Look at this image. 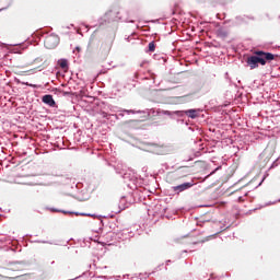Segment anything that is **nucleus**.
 Segmentation results:
<instances>
[{
	"instance_id": "nucleus-1",
	"label": "nucleus",
	"mask_w": 280,
	"mask_h": 280,
	"mask_svg": "<svg viewBox=\"0 0 280 280\" xmlns=\"http://www.w3.org/2000/svg\"><path fill=\"white\" fill-rule=\"evenodd\" d=\"M86 54L89 56H96L97 58H107L108 54H110V45L102 42L97 32H94L90 37Z\"/></svg>"
},
{
	"instance_id": "nucleus-2",
	"label": "nucleus",
	"mask_w": 280,
	"mask_h": 280,
	"mask_svg": "<svg viewBox=\"0 0 280 280\" xmlns=\"http://www.w3.org/2000/svg\"><path fill=\"white\" fill-rule=\"evenodd\" d=\"M279 58L278 55H273L271 52H266L262 50L254 51L253 56L247 57L246 63L247 67L250 69H257L259 65L266 67L267 62H272V60H277Z\"/></svg>"
},
{
	"instance_id": "nucleus-3",
	"label": "nucleus",
	"mask_w": 280,
	"mask_h": 280,
	"mask_svg": "<svg viewBox=\"0 0 280 280\" xmlns=\"http://www.w3.org/2000/svg\"><path fill=\"white\" fill-rule=\"evenodd\" d=\"M44 45L46 49H56L58 47V36L49 35L45 38Z\"/></svg>"
},
{
	"instance_id": "nucleus-4",
	"label": "nucleus",
	"mask_w": 280,
	"mask_h": 280,
	"mask_svg": "<svg viewBox=\"0 0 280 280\" xmlns=\"http://www.w3.org/2000/svg\"><path fill=\"white\" fill-rule=\"evenodd\" d=\"M190 187H194V184H192V183H184V184H182V185L172 187V190H173L175 194H180V192H183V191H187V189H190Z\"/></svg>"
},
{
	"instance_id": "nucleus-5",
	"label": "nucleus",
	"mask_w": 280,
	"mask_h": 280,
	"mask_svg": "<svg viewBox=\"0 0 280 280\" xmlns=\"http://www.w3.org/2000/svg\"><path fill=\"white\" fill-rule=\"evenodd\" d=\"M42 102L51 108H56V101H54V96L51 94L44 95L42 97Z\"/></svg>"
},
{
	"instance_id": "nucleus-6",
	"label": "nucleus",
	"mask_w": 280,
	"mask_h": 280,
	"mask_svg": "<svg viewBox=\"0 0 280 280\" xmlns=\"http://www.w3.org/2000/svg\"><path fill=\"white\" fill-rule=\"evenodd\" d=\"M185 115H187V117H190V119H196V117H198V110L188 109L185 112Z\"/></svg>"
},
{
	"instance_id": "nucleus-7",
	"label": "nucleus",
	"mask_w": 280,
	"mask_h": 280,
	"mask_svg": "<svg viewBox=\"0 0 280 280\" xmlns=\"http://www.w3.org/2000/svg\"><path fill=\"white\" fill-rule=\"evenodd\" d=\"M59 67L61 69H69V63L66 59H61V60H59Z\"/></svg>"
},
{
	"instance_id": "nucleus-8",
	"label": "nucleus",
	"mask_w": 280,
	"mask_h": 280,
	"mask_svg": "<svg viewBox=\"0 0 280 280\" xmlns=\"http://www.w3.org/2000/svg\"><path fill=\"white\" fill-rule=\"evenodd\" d=\"M156 49V45L154 44V42H150L149 43V51H154Z\"/></svg>"
},
{
	"instance_id": "nucleus-9",
	"label": "nucleus",
	"mask_w": 280,
	"mask_h": 280,
	"mask_svg": "<svg viewBox=\"0 0 280 280\" xmlns=\"http://www.w3.org/2000/svg\"><path fill=\"white\" fill-rule=\"evenodd\" d=\"M219 36L226 37V36H229V33L226 31L219 30Z\"/></svg>"
},
{
	"instance_id": "nucleus-10",
	"label": "nucleus",
	"mask_w": 280,
	"mask_h": 280,
	"mask_svg": "<svg viewBox=\"0 0 280 280\" xmlns=\"http://www.w3.org/2000/svg\"><path fill=\"white\" fill-rule=\"evenodd\" d=\"M0 280H8V277L0 273Z\"/></svg>"
},
{
	"instance_id": "nucleus-11",
	"label": "nucleus",
	"mask_w": 280,
	"mask_h": 280,
	"mask_svg": "<svg viewBox=\"0 0 280 280\" xmlns=\"http://www.w3.org/2000/svg\"><path fill=\"white\" fill-rule=\"evenodd\" d=\"M50 264H51V266H56V261L55 260H52Z\"/></svg>"
}]
</instances>
